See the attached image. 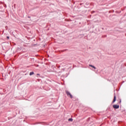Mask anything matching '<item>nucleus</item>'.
<instances>
[{"instance_id":"nucleus-5","label":"nucleus","mask_w":126,"mask_h":126,"mask_svg":"<svg viewBox=\"0 0 126 126\" xmlns=\"http://www.w3.org/2000/svg\"><path fill=\"white\" fill-rule=\"evenodd\" d=\"M33 74H34V72H31L30 73V75H33Z\"/></svg>"},{"instance_id":"nucleus-9","label":"nucleus","mask_w":126,"mask_h":126,"mask_svg":"<svg viewBox=\"0 0 126 126\" xmlns=\"http://www.w3.org/2000/svg\"><path fill=\"white\" fill-rule=\"evenodd\" d=\"M28 18H30V16H29V17H28Z\"/></svg>"},{"instance_id":"nucleus-6","label":"nucleus","mask_w":126,"mask_h":126,"mask_svg":"<svg viewBox=\"0 0 126 126\" xmlns=\"http://www.w3.org/2000/svg\"><path fill=\"white\" fill-rule=\"evenodd\" d=\"M72 121H73V120H72V118H69V119H68V121H69V122H72Z\"/></svg>"},{"instance_id":"nucleus-1","label":"nucleus","mask_w":126,"mask_h":126,"mask_svg":"<svg viewBox=\"0 0 126 126\" xmlns=\"http://www.w3.org/2000/svg\"><path fill=\"white\" fill-rule=\"evenodd\" d=\"M65 93L67 95L70 96L71 99H72V98H73V96H72V95L71 94H70V93H69V92L66 91Z\"/></svg>"},{"instance_id":"nucleus-2","label":"nucleus","mask_w":126,"mask_h":126,"mask_svg":"<svg viewBox=\"0 0 126 126\" xmlns=\"http://www.w3.org/2000/svg\"><path fill=\"white\" fill-rule=\"evenodd\" d=\"M113 108H114V109H119V108H120V105L117 104L113 105Z\"/></svg>"},{"instance_id":"nucleus-4","label":"nucleus","mask_w":126,"mask_h":126,"mask_svg":"<svg viewBox=\"0 0 126 126\" xmlns=\"http://www.w3.org/2000/svg\"><path fill=\"white\" fill-rule=\"evenodd\" d=\"M90 66H91V67H93L94 68V69H96V68L94 66H93V65H90Z\"/></svg>"},{"instance_id":"nucleus-8","label":"nucleus","mask_w":126,"mask_h":126,"mask_svg":"<svg viewBox=\"0 0 126 126\" xmlns=\"http://www.w3.org/2000/svg\"><path fill=\"white\" fill-rule=\"evenodd\" d=\"M121 102H122V100H120V103H121Z\"/></svg>"},{"instance_id":"nucleus-3","label":"nucleus","mask_w":126,"mask_h":126,"mask_svg":"<svg viewBox=\"0 0 126 126\" xmlns=\"http://www.w3.org/2000/svg\"><path fill=\"white\" fill-rule=\"evenodd\" d=\"M116 95H114V99H113V100L112 101V103H114V102H116Z\"/></svg>"},{"instance_id":"nucleus-7","label":"nucleus","mask_w":126,"mask_h":126,"mask_svg":"<svg viewBox=\"0 0 126 126\" xmlns=\"http://www.w3.org/2000/svg\"><path fill=\"white\" fill-rule=\"evenodd\" d=\"M6 38H7V39H9V36H7Z\"/></svg>"}]
</instances>
